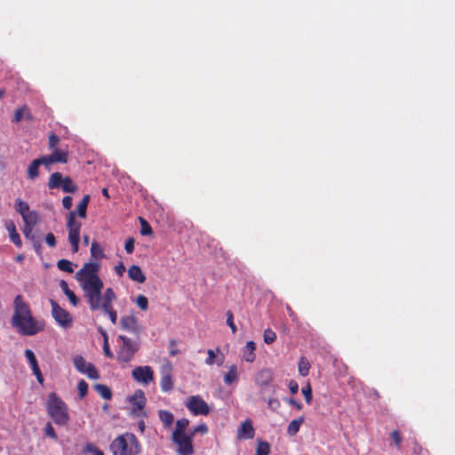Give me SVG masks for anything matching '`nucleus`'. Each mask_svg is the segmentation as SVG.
Masks as SVG:
<instances>
[{"label": "nucleus", "mask_w": 455, "mask_h": 455, "mask_svg": "<svg viewBox=\"0 0 455 455\" xmlns=\"http://www.w3.org/2000/svg\"><path fill=\"white\" fill-rule=\"evenodd\" d=\"M100 269V263L87 262L76 273V279L80 283L91 311L100 309L116 324L117 313L114 309L113 302L116 299V294L110 287L102 293L104 283L99 276Z\"/></svg>", "instance_id": "1"}, {"label": "nucleus", "mask_w": 455, "mask_h": 455, "mask_svg": "<svg viewBox=\"0 0 455 455\" xmlns=\"http://www.w3.org/2000/svg\"><path fill=\"white\" fill-rule=\"evenodd\" d=\"M14 313L11 319L12 326L17 331L24 336H33L44 331V322L36 321L27 302L23 300L21 295H17L13 301Z\"/></svg>", "instance_id": "2"}, {"label": "nucleus", "mask_w": 455, "mask_h": 455, "mask_svg": "<svg viewBox=\"0 0 455 455\" xmlns=\"http://www.w3.org/2000/svg\"><path fill=\"white\" fill-rule=\"evenodd\" d=\"M113 455H139L142 446L138 437L131 432L117 435L109 445Z\"/></svg>", "instance_id": "3"}, {"label": "nucleus", "mask_w": 455, "mask_h": 455, "mask_svg": "<svg viewBox=\"0 0 455 455\" xmlns=\"http://www.w3.org/2000/svg\"><path fill=\"white\" fill-rule=\"evenodd\" d=\"M45 407L48 416L56 425L64 427L68 424L70 420L68 407L55 392L48 395Z\"/></svg>", "instance_id": "4"}, {"label": "nucleus", "mask_w": 455, "mask_h": 455, "mask_svg": "<svg viewBox=\"0 0 455 455\" xmlns=\"http://www.w3.org/2000/svg\"><path fill=\"white\" fill-rule=\"evenodd\" d=\"M47 186L50 189L61 188L65 193H75L77 191V185L69 176L63 177L61 172H55L48 179Z\"/></svg>", "instance_id": "5"}, {"label": "nucleus", "mask_w": 455, "mask_h": 455, "mask_svg": "<svg viewBox=\"0 0 455 455\" xmlns=\"http://www.w3.org/2000/svg\"><path fill=\"white\" fill-rule=\"evenodd\" d=\"M81 227L82 223L76 220V212H69L67 217V228L68 231V242L72 246L74 253H76L79 250Z\"/></svg>", "instance_id": "6"}, {"label": "nucleus", "mask_w": 455, "mask_h": 455, "mask_svg": "<svg viewBox=\"0 0 455 455\" xmlns=\"http://www.w3.org/2000/svg\"><path fill=\"white\" fill-rule=\"evenodd\" d=\"M118 340L122 341V345L117 351L116 358L119 362L129 363L139 350V344L124 335H119Z\"/></svg>", "instance_id": "7"}, {"label": "nucleus", "mask_w": 455, "mask_h": 455, "mask_svg": "<svg viewBox=\"0 0 455 455\" xmlns=\"http://www.w3.org/2000/svg\"><path fill=\"white\" fill-rule=\"evenodd\" d=\"M52 315L56 323L64 329L69 328L73 323V317L69 312L62 308L55 300H50Z\"/></svg>", "instance_id": "8"}, {"label": "nucleus", "mask_w": 455, "mask_h": 455, "mask_svg": "<svg viewBox=\"0 0 455 455\" xmlns=\"http://www.w3.org/2000/svg\"><path fill=\"white\" fill-rule=\"evenodd\" d=\"M187 409L195 416H206L210 413L208 403L198 395H191L185 403Z\"/></svg>", "instance_id": "9"}, {"label": "nucleus", "mask_w": 455, "mask_h": 455, "mask_svg": "<svg viewBox=\"0 0 455 455\" xmlns=\"http://www.w3.org/2000/svg\"><path fill=\"white\" fill-rule=\"evenodd\" d=\"M172 441L177 446L178 455H192L195 451L193 445V436L188 435H172Z\"/></svg>", "instance_id": "10"}, {"label": "nucleus", "mask_w": 455, "mask_h": 455, "mask_svg": "<svg viewBox=\"0 0 455 455\" xmlns=\"http://www.w3.org/2000/svg\"><path fill=\"white\" fill-rule=\"evenodd\" d=\"M74 365L77 371L83 374H86L91 379H98L100 373L97 368L86 360L82 355H76L74 358Z\"/></svg>", "instance_id": "11"}, {"label": "nucleus", "mask_w": 455, "mask_h": 455, "mask_svg": "<svg viewBox=\"0 0 455 455\" xmlns=\"http://www.w3.org/2000/svg\"><path fill=\"white\" fill-rule=\"evenodd\" d=\"M133 379L139 383L148 385L154 379V371L148 366H137L132 371Z\"/></svg>", "instance_id": "12"}, {"label": "nucleus", "mask_w": 455, "mask_h": 455, "mask_svg": "<svg viewBox=\"0 0 455 455\" xmlns=\"http://www.w3.org/2000/svg\"><path fill=\"white\" fill-rule=\"evenodd\" d=\"M172 366L168 364L161 370L160 387L163 392H170L173 389Z\"/></svg>", "instance_id": "13"}, {"label": "nucleus", "mask_w": 455, "mask_h": 455, "mask_svg": "<svg viewBox=\"0 0 455 455\" xmlns=\"http://www.w3.org/2000/svg\"><path fill=\"white\" fill-rule=\"evenodd\" d=\"M255 435V429L252 421L249 419L243 421L237 428L236 437L238 440L252 439Z\"/></svg>", "instance_id": "14"}, {"label": "nucleus", "mask_w": 455, "mask_h": 455, "mask_svg": "<svg viewBox=\"0 0 455 455\" xmlns=\"http://www.w3.org/2000/svg\"><path fill=\"white\" fill-rule=\"evenodd\" d=\"M120 326L124 331L136 334L139 333L138 321L133 315L122 316L120 319Z\"/></svg>", "instance_id": "15"}, {"label": "nucleus", "mask_w": 455, "mask_h": 455, "mask_svg": "<svg viewBox=\"0 0 455 455\" xmlns=\"http://www.w3.org/2000/svg\"><path fill=\"white\" fill-rule=\"evenodd\" d=\"M146 402L147 399L145 397V394L140 389L136 390L133 395L130 398V403L134 405L133 411H135V410L141 411L146 405Z\"/></svg>", "instance_id": "16"}, {"label": "nucleus", "mask_w": 455, "mask_h": 455, "mask_svg": "<svg viewBox=\"0 0 455 455\" xmlns=\"http://www.w3.org/2000/svg\"><path fill=\"white\" fill-rule=\"evenodd\" d=\"M5 228L7 229L11 241L18 247L20 248L22 246V241L16 230V226L13 221L10 220L6 222Z\"/></svg>", "instance_id": "17"}, {"label": "nucleus", "mask_w": 455, "mask_h": 455, "mask_svg": "<svg viewBox=\"0 0 455 455\" xmlns=\"http://www.w3.org/2000/svg\"><path fill=\"white\" fill-rule=\"evenodd\" d=\"M128 276L130 279L139 283H142L146 281V275L142 272L141 268L137 265H132L129 267Z\"/></svg>", "instance_id": "18"}, {"label": "nucleus", "mask_w": 455, "mask_h": 455, "mask_svg": "<svg viewBox=\"0 0 455 455\" xmlns=\"http://www.w3.org/2000/svg\"><path fill=\"white\" fill-rule=\"evenodd\" d=\"M273 379V372L270 369H262L256 377V382L259 386H267Z\"/></svg>", "instance_id": "19"}, {"label": "nucleus", "mask_w": 455, "mask_h": 455, "mask_svg": "<svg viewBox=\"0 0 455 455\" xmlns=\"http://www.w3.org/2000/svg\"><path fill=\"white\" fill-rule=\"evenodd\" d=\"M255 349H256V344L251 340L248 341L246 343L245 347L243 352V358L248 363L254 362V360L256 358V355L254 353Z\"/></svg>", "instance_id": "20"}, {"label": "nucleus", "mask_w": 455, "mask_h": 455, "mask_svg": "<svg viewBox=\"0 0 455 455\" xmlns=\"http://www.w3.org/2000/svg\"><path fill=\"white\" fill-rule=\"evenodd\" d=\"M22 118H26L27 120L33 119V116L27 106H23L16 109L12 121V123H19L22 120Z\"/></svg>", "instance_id": "21"}, {"label": "nucleus", "mask_w": 455, "mask_h": 455, "mask_svg": "<svg viewBox=\"0 0 455 455\" xmlns=\"http://www.w3.org/2000/svg\"><path fill=\"white\" fill-rule=\"evenodd\" d=\"M60 287L61 288L64 294L68 298L70 303L74 307H76L79 302V299L75 294V292L69 289L68 283L65 280H61L60 283Z\"/></svg>", "instance_id": "22"}, {"label": "nucleus", "mask_w": 455, "mask_h": 455, "mask_svg": "<svg viewBox=\"0 0 455 455\" xmlns=\"http://www.w3.org/2000/svg\"><path fill=\"white\" fill-rule=\"evenodd\" d=\"M54 163L66 164L68 161V151L59 148L52 149V154L49 155Z\"/></svg>", "instance_id": "23"}, {"label": "nucleus", "mask_w": 455, "mask_h": 455, "mask_svg": "<svg viewBox=\"0 0 455 455\" xmlns=\"http://www.w3.org/2000/svg\"><path fill=\"white\" fill-rule=\"evenodd\" d=\"M41 166L39 160L34 159L29 165L28 166L27 170V176L28 179L30 180H34L36 178L39 177V167Z\"/></svg>", "instance_id": "24"}, {"label": "nucleus", "mask_w": 455, "mask_h": 455, "mask_svg": "<svg viewBox=\"0 0 455 455\" xmlns=\"http://www.w3.org/2000/svg\"><path fill=\"white\" fill-rule=\"evenodd\" d=\"M238 381V369L235 364L229 366L228 372L224 375V382L231 385Z\"/></svg>", "instance_id": "25"}, {"label": "nucleus", "mask_w": 455, "mask_h": 455, "mask_svg": "<svg viewBox=\"0 0 455 455\" xmlns=\"http://www.w3.org/2000/svg\"><path fill=\"white\" fill-rule=\"evenodd\" d=\"M158 417L165 428H169L174 421L173 414L166 410H160L158 411Z\"/></svg>", "instance_id": "26"}, {"label": "nucleus", "mask_w": 455, "mask_h": 455, "mask_svg": "<svg viewBox=\"0 0 455 455\" xmlns=\"http://www.w3.org/2000/svg\"><path fill=\"white\" fill-rule=\"evenodd\" d=\"M304 420L305 419L303 416L291 420L288 425L287 434L290 436H294L299 431V428L303 424Z\"/></svg>", "instance_id": "27"}, {"label": "nucleus", "mask_w": 455, "mask_h": 455, "mask_svg": "<svg viewBox=\"0 0 455 455\" xmlns=\"http://www.w3.org/2000/svg\"><path fill=\"white\" fill-rule=\"evenodd\" d=\"M189 420L186 418L180 419L176 421V427L172 435L177 436L178 435H188L186 433Z\"/></svg>", "instance_id": "28"}, {"label": "nucleus", "mask_w": 455, "mask_h": 455, "mask_svg": "<svg viewBox=\"0 0 455 455\" xmlns=\"http://www.w3.org/2000/svg\"><path fill=\"white\" fill-rule=\"evenodd\" d=\"M93 388L103 399L110 400L112 398L111 389L107 385L97 383Z\"/></svg>", "instance_id": "29"}, {"label": "nucleus", "mask_w": 455, "mask_h": 455, "mask_svg": "<svg viewBox=\"0 0 455 455\" xmlns=\"http://www.w3.org/2000/svg\"><path fill=\"white\" fill-rule=\"evenodd\" d=\"M90 202V195H85L81 202L77 205V212L76 216L78 215L80 218H86L87 207Z\"/></svg>", "instance_id": "30"}, {"label": "nucleus", "mask_w": 455, "mask_h": 455, "mask_svg": "<svg viewBox=\"0 0 455 455\" xmlns=\"http://www.w3.org/2000/svg\"><path fill=\"white\" fill-rule=\"evenodd\" d=\"M298 370L299 373L301 376L306 377L308 375L310 370V363L309 361L305 356L299 358Z\"/></svg>", "instance_id": "31"}, {"label": "nucleus", "mask_w": 455, "mask_h": 455, "mask_svg": "<svg viewBox=\"0 0 455 455\" xmlns=\"http://www.w3.org/2000/svg\"><path fill=\"white\" fill-rule=\"evenodd\" d=\"M270 445L267 441L258 440L256 447V455H269Z\"/></svg>", "instance_id": "32"}, {"label": "nucleus", "mask_w": 455, "mask_h": 455, "mask_svg": "<svg viewBox=\"0 0 455 455\" xmlns=\"http://www.w3.org/2000/svg\"><path fill=\"white\" fill-rule=\"evenodd\" d=\"M22 220L26 224L36 226L39 221V215L36 211L29 210L25 215H23Z\"/></svg>", "instance_id": "33"}, {"label": "nucleus", "mask_w": 455, "mask_h": 455, "mask_svg": "<svg viewBox=\"0 0 455 455\" xmlns=\"http://www.w3.org/2000/svg\"><path fill=\"white\" fill-rule=\"evenodd\" d=\"M14 209L21 215V217L30 210L28 204L20 198H17L15 200Z\"/></svg>", "instance_id": "34"}, {"label": "nucleus", "mask_w": 455, "mask_h": 455, "mask_svg": "<svg viewBox=\"0 0 455 455\" xmlns=\"http://www.w3.org/2000/svg\"><path fill=\"white\" fill-rule=\"evenodd\" d=\"M57 267L61 271L67 272L68 274H71L74 272L73 264L68 259H60L57 262Z\"/></svg>", "instance_id": "35"}, {"label": "nucleus", "mask_w": 455, "mask_h": 455, "mask_svg": "<svg viewBox=\"0 0 455 455\" xmlns=\"http://www.w3.org/2000/svg\"><path fill=\"white\" fill-rule=\"evenodd\" d=\"M91 256L95 259H100L105 257L102 249L98 243L92 242L91 246Z\"/></svg>", "instance_id": "36"}, {"label": "nucleus", "mask_w": 455, "mask_h": 455, "mask_svg": "<svg viewBox=\"0 0 455 455\" xmlns=\"http://www.w3.org/2000/svg\"><path fill=\"white\" fill-rule=\"evenodd\" d=\"M24 354L30 364L32 371L37 370L39 365L34 352L31 349H26Z\"/></svg>", "instance_id": "37"}, {"label": "nucleus", "mask_w": 455, "mask_h": 455, "mask_svg": "<svg viewBox=\"0 0 455 455\" xmlns=\"http://www.w3.org/2000/svg\"><path fill=\"white\" fill-rule=\"evenodd\" d=\"M44 435L48 437H50L51 439L54 440V441H57L58 440V435L56 434V431L52 426V424L51 422H47L45 424V427L44 428Z\"/></svg>", "instance_id": "38"}, {"label": "nucleus", "mask_w": 455, "mask_h": 455, "mask_svg": "<svg viewBox=\"0 0 455 455\" xmlns=\"http://www.w3.org/2000/svg\"><path fill=\"white\" fill-rule=\"evenodd\" d=\"M37 159L39 160L40 164H41V165H44V168H45L48 172H50V171H51V169H52V165L53 164H55V163L53 162L52 158L49 155H47V156H41V157H39V158H37Z\"/></svg>", "instance_id": "39"}, {"label": "nucleus", "mask_w": 455, "mask_h": 455, "mask_svg": "<svg viewBox=\"0 0 455 455\" xmlns=\"http://www.w3.org/2000/svg\"><path fill=\"white\" fill-rule=\"evenodd\" d=\"M263 337H264V341L267 344H272L276 339L275 332L269 328H267L264 331Z\"/></svg>", "instance_id": "40"}, {"label": "nucleus", "mask_w": 455, "mask_h": 455, "mask_svg": "<svg viewBox=\"0 0 455 455\" xmlns=\"http://www.w3.org/2000/svg\"><path fill=\"white\" fill-rule=\"evenodd\" d=\"M390 437H391L395 446L397 449H400L401 448V444H402V441H403V438H402L400 431L397 430V429L393 430L391 432V434H390Z\"/></svg>", "instance_id": "41"}, {"label": "nucleus", "mask_w": 455, "mask_h": 455, "mask_svg": "<svg viewBox=\"0 0 455 455\" xmlns=\"http://www.w3.org/2000/svg\"><path fill=\"white\" fill-rule=\"evenodd\" d=\"M136 303L138 307L143 311H146L148 307V299L142 294L137 296Z\"/></svg>", "instance_id": "42"}, {"label": "nucleus", "mask_w": 455, "mask_h": 455, "mask_svg": "<svg viewBox=\"0 0 455 455\" xmlns=\"http://www.w3.org/2000/svg\"><path fill=\"white\" fill-rule=\"evenodd\" d=\"M77 390H78L79 397L81 399L84 398L87 395L88 384L86 383L85 380H84V379L79 380V382L77 384Z\"/></svg>", "instance_id": "43"}, {"label": "nucleus", "mask_w": 455, "mask_h": 455, "mask_svg": "<svg viewBox=\"0 0 455 455\" xmlns=\"http://www.w3.org/2000/svg\"><path fill=\"white\" fill-rule=\"evenodd\" d=\"M302 394L305 398V401L307 403H311L312 402V389L309 383L307 384V386L302 387Z\"/></svg>", "instance_id": "44"}, {"label": "nucleus", "mask_w": 455, "mask_h": 455, "mask_svg": "<svg viewBox=\"0 0 455 455\" xmlns=\"http://www.w3.org/2000/svg\"><path fill=\"white\" fill-rule=\"evenodd\" d=\"M140 223H141V229H140L141 235H151L153 231H152L150 225L143 218H140Z\"/></svg>", "instance_id": "45"}, {"label": "nucleus", "mask_w": 455, "mask_h": 455, "mask_svg": "<svg viewBox=\"0 0 455 455\" xmlns=\"http://www.w3.org/2000/svg\"><path fill=\"white\" fill-rule=\"evenodd\" d=\"M208 432V426L205 423H201L190 432V435L194 437L196 434L201 433L204 435Z\"/></svg>", "instance_id": "46"}, {"label": "nucleus", "mask_w": 455, "mask_h": 455, "mask_svg": "<svg viewBox=\"0 0 455 455\" xmlns=\"http://www.w3.org/2000/svg\"><path fill=\"white\" fill-rule=\"evenodd\" d=\"M227 324L230 327L232 333H235L237 329L234 323V316L231 311L227 312Z\"/></svg>", "instance_id": "47"}, {"label": "nucleus", "mask_w": 455, "mask_h": 455, "mask_svg": "<svg viewBox=\"0 0 455 455\" xmlns=\"http://www.w3.org/2000/svg\"><path fill=\"white\" fill-rule=\"evenodd\" d=\"M59 143H60V138L56 134L52 133L49 136V148L51 149H55V148H57L56 147L58 146Z\"/></svg>", "instance_id": "48"}, {"label": "nucleus", "mask_w": 455, "mask_h": 455, "mask_svg": "<svg viewBox=\"0 0 455 455\" xmlns=\"http://www.w3.org/2000/svg\"><path fill=\"white\" fill-rule=\"evenodd\" d=\"M207 355H208V357L205 359V363L207 365L214 364V360L216 358L217 353H215V351L212 349H208Z\"/></svg>", "instance_id": "49"}, {"label": "nucleus", "mask_w": 455, "mask_h": 455, "mask_svg": "<svg viewBox=\"0 0 455 455\" xmlns=\"http://www.w3.org/2000/svg\"><path fill=\"white\" fill-rule=\"evenodd\" d=\"M216 352H217V355H216V358L214 360V363H216L218 366H220V365H222L224 363L225 355L220 351V349L219 347L216 348Z\"/></svg>", "instance_id": "50"}, {"label": "nucleus", "mask_w": 455, "mask_h": 455, "mask_svg": "<svg viewBox=\"0 0 455 455\" xmlns=\"http://www.w3.org/2000/svg\"><path fill=\"white\" fill-rule=\"evenodd\" d=\"M124 249L127 253L131 254L134 251V239L132 237H130L126 240L124 244Z\"/></svg>", "instance_id": "51"}, {"label": "nucleus", "mask_w": 455, "mask_h": 455, "mask_svg": "<svg viewBox=\"0 0 455 455\" xmlns=\"http://www.w3.org/2000/svg\"><path fill=\"white\" fill-rule=\"evenodd\" d=\"M45 242L48 244V246H50L52 248L55 247L56 243H57L56 237H55V235L52 233H48L46 235Z\"/></svg>", "instance_id": "52"}, {"label": "nucleus", "mask_w": 455, "mask_h": 455, "mask_svg": "<svg viewBox=\"0 0 455 455\" xmlns=\"http://www.w3.org/2000/svg\"><path fill=\"white\" fill-rule=\"evenodd\" d=\"M268 407L273 411H275L281 405L280 402L276 398H270L267 402Z\"/></svg>", "instance_id": "53"}, {"label": "nucleus", "mask_w": 455, "mask_h": 455, "mask_svg": "<svg viewBox=\"0 0 455 455\" xmlns=\"http://www.w3.org/2000/svg\"><path fill=\"white\" fill-rule=\"evenodd\" d=\"M34 227L35 225H28L24 223L22 232L25 237H29L32 235Z\"/></svg>", "instance_id": "54"}, {"label": "nucleus", "mask_w": 455, "mask_h": 455, "mask_svg": "<svg viewBox=\"0 0 455 455\" xmlns=\"http://www.w3.org/2000/svg\"><path fill=\"white\" fill-rule=\"evenodd\" d=\"M288 387H289L290 392L292 395H295V394L298 393V391H299V384H298V382L296 380L291 379L289 381Z\"/></svg>", "instance_id": "55"}, {"label": "nucleus", "mask_w": 455, "mask_h": 455, "mask_svg": "<svg viewBox=\"0 0 455 455\" xmlns=\"http://www.w3.org/2000/svg\"><path fill=\"white\" fill-rule=\"evenodd\" d=\"M285 402H286L288 404H290V405H291V406H294L298 411H301V410H302V408H303L302 403H299V402H298V401H296V400H295V399H293V398H286V399H285Z\"/></svg>", "instance_id": "56"}, {"label": "nucleus", "mask_w": 455, "mask_h": 455, "mask_svg": "<svg viewBox=\"0 0 455 455\" xmlns=\"http://www.w3.org/2000/svg\"><path fill=\"white\" fill-rule=\"evenodd\" d=\"M73 199L70 196H66L62 199V205L65 209L69 210L72 207Z\"/></svg>", "instance_id": "57"}, {"label": "nucleus", "mask_w": 455, "mask_h": 455, "mask_svg": "<svg viewBox=\"0 0 455 455\" xmlns=\"http://www.w3.org/2000/svg\"><path fill=\"white\" fill-rule=\"evenodd\" d=\"M103 353H104L106 357H108L109 359H113L114 358V354H113V352L110 349V346H109L108 342H106V344H103Z\"/></svg>", "instance_id": "58"}, {"label": "nucleus", "mask_w": 455, "mask_h": 455, "mask_svg": "<svg viewBox=\"0 0 455 455\" xmlns=\"http://www.w3.org/2000/svg\"><path fill=\"white\" fill-rule=\"evenodd\" d=\"M115 271L119 276H122L125 272L124 264L122 261L118 262V264L115 267Z\"/></svg>", "instance_id": "59"}, {"label": "nucleus", "mask_w": 455, "mask_h": 455, "mask_svg": "<svg viewBox=\"0 0 455 455\" xmlns=\"http://www.w3.org/2000/svg\"><path fill=\"white\" fill-rule=\"evenodd\" d=\"M32 371H33V374L36 376L38 383L43 384L44 377H43L40 368H38L37 370H33Z\"/></svg>", "instance_id": "60"}, {"label": "nucleus", "mask_w": 455, "mask_h": 455, "mask_svg": "<svg viewBox=\"0 0 455 455\" xmlns=\"http://www.w3.org/2000/svg\"><path fill=\"white\" fill-rule=\"evenodd\" d=\"M32 371H33V374L36 376L38 383L43 384L44 377H43L40 368H38L37 370H33Z\"/></svg>", "instance_id": "61"}, {"label": "nucleus", "mask_w": 455, "mask_h": 455, "mask_svg": "<svg viewBox=\"0 0 455 455\" xmlns=\"http://www.w3.org/2000/svg\"><path fill=\"white\" fill-rule=\"evenodd\" d=\"M32 371H33V374L36 376L38 383L43 384L44 377H43L40 368H38L37 370H33Z\"/></svg>", "instance_id": "62"}, {"label": "nucleus", "mask_w": 455, "mask_h": 455, "mask_svg": "<svg viewBox=\"0 0 455 455\" xmlns=\"http://www.w3.org/2000/svg\"><path fill=\"white\" fill-rule=\"evenodd\" d=\"M99 448L94 445L93 443H87L86 446H85V451H88V452H91V453H94L96 452V451H98Z\"/></svg>", "instance_id": "63"}, {"label": "nucleus", "mask_w": 455, "mask_h": 455, "mask_svg": "<svg viewBox=\"0 0 455 455\" xmlns=\"http://www.w3.org/2000/svg\"><path fill=\"white\" fill-rule=\"evenodd\" d=\"M286 310L288 312L289 316L291 318V320L294 321L297 319L296 314L293 312V310L291 309V307L289 305L286 306Z\"/></svg>", "instance_id": "64"}]
</instances>
